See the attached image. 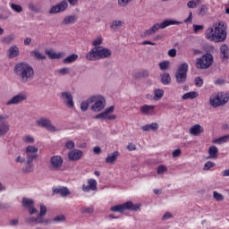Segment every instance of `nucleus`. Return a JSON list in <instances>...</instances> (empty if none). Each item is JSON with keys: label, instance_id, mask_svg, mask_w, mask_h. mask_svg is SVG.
Here are the masks:
<instances>
[{"label": "nucleus", "instance_id": "7", "mask_svg": "<svg viewBox=\"0 0 229 229\" xmlns=\"http://www.w3.org/2000/svg\"><path fill=\"white\" fill-rule=\"evenodd\" d=\"M93 105L90 106V110L92 112H101L106 106V99L102 95H93L91 96V99L89 100Z\"/></svg>", "mask_w": 229, "mask_h": 229}, {"label": "nucleus", "instance_id": "9", "mask_svg": "<svg viewBox=\"0 0 229 229\" xmlns=\"http://www.w3.org/2000/svg\"><path fill=\"white\" fill-rule=\"evenodd\" d=\"M212 64H214V56L208 53L197 59L196 65L197 69H208Z\"/></svg>", "mask_w": 229, "mask_h": 229}, {"label": "nucleus", "instance_id": "63", "mask_svg": "<svg viewBox=\"0 0 229 229\" xmlns=\"http://www.w3.org/2000/svg\"><path fill=\"white\" fill-rule=\"evenodd\" d=\"M25 222L27 223V225H33V223H35V217H33V216L27 217L25 219Z\"/></svg>", "mask_w": 229, "mask_h": 229}, {"label": "nucleus", "instance_id": "49", "mask_svg": "<svg viewBox=\"0 0 229 229\" xmlns=\"http://www.w3.org/2000/svg\"><path fill=\"white\" fill-rule=\"evenodd\" d=\"M133 0H118V6H121L122 8H124L130 4Z\"/></svg>", "mask_w": 229, "mask_h": 229}, {"label": "nucleus", "instance_id": "61", "mask_svg": "<svg viewBox=\"0 0 229 229\" xmlns=\"http://www.w3.org/2000/svg\"><path fill=\"white\" fill-rule=\"evenodd\" d=\"M203 28H205L203 25H193V31L194 33H198V31L203 30Z\"/></svg>", "mask_w": 229, "mask_h": 229}, {"label": "nucleus", "instance_id": "1", "mask_svg": "<svg viewBox=\"0 0 229 229\" xmlns=\"http://www.w3.org/2000/svg\"><path fill=\"white\" fill-rule=\"evenodd\" d=\"M205 37L210 42H225L226 40V25L224 21L216 22L213 28H208L206 30Z\"/></svg>", "mask_w": 229, "mask_h": 229}, {"label": "nucleus", "instance_id": "56", "mask_svg": "<svg viewBox=\"0 0 229 229\" xmlns=\"http://www.w3.org/2000/svg\"><path fill=\"white\" fill-rule=\"evenodd\" d=\"M46 214H47V208L46 206H44V204H41L40 205L39 215L40 216H46Z\"/></svg>", "mask_w": 229, "mask_h": 229}, {"label": "nucleus", "instance_id": "47", "mask_svg": "<svg viewBox=\"0 0 229 229\" xmlns=\"http://www.w3.org/2000/svg\"><path fill=\"white\" fill-rule=\"evenodd\" d=\"M81 214H94V207L81 208Z\"/></svg>", "mask_w": 229, "mask_h": 229}, {"label": "nucleus", "instance_id": "39", "mask_svg": "<svg viewBox=\"0 0 229 229\" xmlns=\"http://www.w3.org/2000/svg\"><path fill=\"white\" fill-rule=\"evenodd\" d=\"M229 140V134L220 137L219 139H216L213 140L214 144H223V142H228Z\"/></svg>", "mask_w": 229, "mask_h": 229}, {"label": "nucleus", "instance_id": "38", "mask_svg": "<svg viewBox=\"0 0 229 229\" xmlns=\"http://www.w3.org/2000/svg\"><path fill=\"white\" fill-rule=\"evenodd\" d=\"M164 98V90L163 89H156L154 91V99L155 101H159V99H162Z\"/></svg>", "mask_w": 229, "mask_h": 229}, {"label": "nucleus", "instance_id": "28", "mask_svg": "<svg viewBox=\"0 0 229 229\" xmlns=\"http://www.w3.org/2000/svg\"><path fill=\"white\" fill-rule=\"evenodd\" d=\"M46 55H47L48 58H50V60H58L60 58H62L63 54L62 53H55L51 50H46L45 51Z\"/></svg>", "mask_w": 229, "mask_h": 229}, {"label": "nucleus", "instance_id": "29", "mask_svg": "<svg viewBox=\"0 0 229 229\" xmlns=\"http://www.w3.org/2000/svg\"><path fill=\"white\" fill-rule=\"evenodd\" d=\"M45 216H40L39 214L38 215V216L35 218V223L36 225H42V223L44 225H50L51 220L49 219H45L44 218Z\"/></svg>", "mask_w": 229, "mask_h": 229}, {"label": "nucleus", "instance_id": "31", "mask_svg": "<svg viewBox=\"0 0 229 229\" xmlns=\"http://www.w3.org/2000/svg\"><path fill=\"white\" fill-rule=\"evenodd\" d=\"M199 94L196 91H191L188 93H185L184 95L182 96V99L186 100V99H196L198 98Z\"/></svg>", "mask_w": 229, "mask_h": 229}, {"label": "nucleus", "instance_id": "22", "mask_svg": "<svg viewBox=\"0 0 229 229\" xmlns=\"http://www.w3.org/2000/svg\"><path fill=\"white\" fill-rule=\"evenodd\" d=\"M119 157V151H114L106 157V164H110L111 165L117 162V158Z\"/></svg>", "mask_w": 229, "mask_h": 229}, {"label": "nucleus", "instance_id": "62", "mask_svg": "<svg viewBox=\"0 0 229 229\" xmlns=\"http://www.w3.org/2000/svg\"><path fill=\"white\" fill-rule=\"evenodd\" d=\"M10 226H18L19 219H11L9 220Z\"/></svg>", "mask_w": 229, "mask_h": 229}, {"label": "nucleus", "instance_id": "53", "mask_svg": "<svg viewBox=\"0 0 229 229\" xmlns=\"http://www.w3.org/2000/svg\"><path fill=\"white\" fill-rule=\"evenodd\" d=\"M159 68L161 69V71H165V70L169 69L168 61H164V62L160 63L159 64Z\"/></svg>", "mask_w": 229, "mask_h": 229}, {"label": "nucleus", "instance_id": "45", "mask_svg": "<svg viewBox=\"0 0 229 229\" xmlns=\"http://www.w3.org/2000/svg\"><path fill=\"white\" fill-rule=\"evenodd\" d=\"M197 3H201V0H191L187 3V6L188 8H196V6H198Z\"/></svg>", "mask_w": 229, "mask_h": 229}, {"label": "nucleus", "instance_id": "15", "mask_svg": "<svg viewBox=\"0 0 229 229\" xmlns=\"http://www.w3.org/2000/svg\"><path fill=\"white\" fill-rule=\"evenodd\" d=\"M67 8H69V4L67 3V0H63L59 4L52 6L49 13H60L62 12H65Z\"/></svg>", "mask_w": 229, "mask_h": 229}, {"label": "nucleus", "instance_id": "10", "mask_svg": "<svg viewBox=\"0 0 229 229\" xmlns=\"http://www.w3.org/2000/svg\"><path fill=\"white\" fill-rule=\"evenodd\" d=\"M28 100V94L26 92H20L13 96L10 100H8L5 105L6 106H12V105H21L24 101Z\"/></svg>", "mask_w": 229, "mask_h": 229}, {"label": "nucleus", "instance_id": "27", "mask_svg": "<svg viewBox=\"0 0 229 229\" xmlns=\"http://www.w3.org/2000/svg\"><path fill=\"white\" fill-rule=\"evenodd\" d=\"M217 153H219V149L217 148V147L216 146H211L208 148V158H212V159H216L217 158L218 155Z\"/></svg>", "mask_w": 229, "mask_h": 229}, {"label": "nucleus", "instance_id": "19", "mask_svg": "<svg viewBox=\"0 0 229 229\" xmlns=\"http://www.w3.org/2000/svg\"><path fill=\"white\" fill-rule=\"evenodd\" d=\"M83 157V151L80 149H73L68 154V158L72 161L80 160Z\"/></svg>", "mask_w": 229, "mask_h": 229}, {"label": "nucleus", "instance_id": "57", "mask_svg": "<svg viewBox=\"0 0 229 229\" xmlns=\"http://www.w3.org/2000/svg\"><path fill=\"white\" fill-rule=\"evenodd\" d=\"M195 85L196 87H203V79H201V77H196Z\"/></svg>", "mask_w": 229, "mask_h": 229}, {"label": "nucleus", "instance_id": "44", "mask_svg": "<svg viewBox=\"0 0 229 229\" xmlns=\"http://www.w3.org/2000/svg\"><path fill=\"white\" fill-rule=\"evenodd\" d=\"M103 44V37L98 36L95 40L92 42V46L95 47H99Z\"/></svg>", "mask_w": 229, "mask_h": 229}, {"label": "nucleus", "instance_id": "33", "mask_svg": "<svg viewBox=\"0 0 229 229\" xmlns=\"http://www.w3.org/2000/svg\"><path fill=\"white\" fill-rule=\"evenodd\" d=\"M25 164H26V165L21 169L22 173H25V174L32 173L33 172V162L28 163V159H27Z\"/></svg>", "mask_w": 229, "mask_h": 229}, {"label": "nucleus", "instance_id": "41", "mask_svg": "<svg viewBox=\"0 0 229 229\" xmlns=\"http://www.w3.org/2000/svg\"><path fill=\"white\" fill-rule=\"evenodd\" d=\"M213 198L216 201H225V196L217 191H213Z\"/></svg>", "mask_w": 229, "mask_h": 229}, {"label": "nucleus", "instance_id": "54", "mask_svg": "<svg viewBox=\"0 0 229 229\" xmlns=\"http://www.w3.org/2000/svg\"><path fill=\"white\" fill-rule=\"evenodd\" d=\"M23 140H24V142H27L28 144H33V142H35V138H33L30 135H27L24 137Z\"/></svg>", "mask_w": 229, "mask_h": 229}, {"label": "nucleus", "instance_id": "48", "mask_svg": "<svg viewBox=\"0 0 229 229\" xmlns=\"http://www.w3.org/2000/svg\"><path fill=\"white\" fill-rule=\"evenodd\" d=\"M11 8L13 10V12H16L17 13H21L22 12V6L15 4H11Z\"/></svg>", "mask_w": 229, "mask_h": 229}, {"label": "nucleus", "instance_id": "23", "mask_svg": "<svg viewBox=\"0 0 229 229\" xmlns=\"http://www.w3.org/2000/svg\"><path fill=\"white\" fill-rule=\"evenodd\" d=\"M203 131H204L203 127H201L200 124H195L190 128V133L191 135H194V137H198L199 135H201Z\"/></svg>", "mask_w": 229, "mask_h": 229}, {"label": "nucleus", "instance_id": "4", "mask_svg": "<svg viewBox=\"0 0 229 229\" xmlns=\"http://www.w3.org/2000/svg\"><path fill=\"white\" fill-rule=\"evenodd\" d=\"M182 24L181 21H177L174 20H165L161 23L154 24L150 29L144 30V37H151V35H155L157 31L159 30H165L167 26L178 25Z\"/></svg>", "mask_w": 229, "mask_h": 229}, {"label": "nucleus", "instance_id": "18", "mask_svg": "<svg viewBox=\"0 0 229 229\" xmlns=\"http://www.w3.org/2000/svg\"><path fill=\"white\" fill-rule=\"evenodd\" d=\"M53 193L60 194L63 198H67V196H71V191L65 186L54 188Z\"/></svg>", "mask_w": 229, "mask_h": 229}, {"label": "nucleus", "instance_id": "58", "mask_svg": "<svg viewBox=\"0 0 229 229\" xmlns=\"http://www.w3.org/2000/svg\"><path fill=\"white\" fill-rule=\"evenodd\" d=\"M182 156V149L177 148L175 150L173 151V157L174 158H178V157Z\"/></svg>", "mask_w": 229, "mask_h": 229}, {"label": "nucleus", "instance_id": "8", "mask_svg": "<svg viewBox=\"0 0 229 229\" xmlns=\"http://www.w3.org/2000/svg\"><path fill=\"white\" fill-rule=\"evenodd\" d=\"M189 71V64L187 63L182 64L176 72H175V80L179 85H182L187 81V72Z\"/></svg>", "mask_w": 229, "mask_h": 229}, {"label": "nucleus", "instance_id": "13", "mask_svg": "<svg viewBox=\"0 0 229 229\" xmlns=\"http://www.w3.org/2000/svg\"><path fill=\"white\" fill-rule=\"evenodd\" d=\"M50 165L54 171H60L64 165V158L60 156H53L50 158Z\"/></svg>", "mask_w": 229, "mask_h": 229}, {"label": "nucleus", "instance_id": "64", "mask_svg": "<svg viewBox=\"0 0 229 229\" xmlns=\"http://www.w3.org/2000/svg\"><path fill=\"white\" fill-rule=\"evenodd\" d=\"M127 149H128L129 151H135V150L137 149V147H136L135 144H133V143H129V144L127 145Z\"/></svg>", "mask_w": 229, "mask_h": 229}, {"label": "nucleus", "instance_id": "35", "mask_svg": "<svg viewBox=\"0 0 229 229\" xmlns=\"http://www.w3.org/2000/svg\"><path fill=\"white\" fill-rule=\"evenodd\" d=\"M161 83H163V85H169V83H171V75H169L168 72L161 74Z\"/></svg>", "mask_w": 229, "mask_h": 229}, {"label": "nucleus", "instance_id": "59", "mask_svg": "<svg viewBox=\"0 0 229 229\" xmlns=\"http://www.w3.org/2000/svg\"><path fill=\"white\" fill-rule=\"evenodd\" d=\"M12 206L8 203H0V210H8Z\"/></svg>", "mask_w": 229, "mask_h": 229}, {"label": "nucleus", "instance_id": "51", "mask_svg": "<svg viewBox=\"0 0 229 229\" xmlns=\"http://www.w3.org/2000/svg\"><path fill=\"white\" fill-rule=\"evenodd\" d=\"M167 172V167L164 165H161L159 166H157V174H164V173Z\"/></svg>", "mask_w": 229, "mask_h": 229}, {"label": "nucleus", "instance_id": "17", "mask_svg": "<svg viewBox=\"0 0 229 229\" xmlns=\"http://www.w3.org/2000/svg\"><path fill=\"white\" fill-rule=\"evenodd\" d=\"M220 57L222 58V62L225 64H228L229 60V47L228 45L223 44L220 47Z\"/></svg>", "mask_w": 229, "mask_h": 229}, {"label": "nucleus", "instance_id": "25", "mask_svg": "<svg viewBox=\"0 0 229 229\" xmlns=\"http://www.w3.org/2000/svg\"><path fill=\"white\" fill-rule=\"evenodd\" d=\"M77 21H78V16H76L75 14L68 15L64 18L62 24H64V26H67L68 24H74V22H76Z\"/></svg>", "mask_w": 229, "mask_h": 229}, {"label": "nucleus", "instance_id": "50", "mask_svg": "<svg viewBox=\"0 0 229 229\" xmlns=\"http://www.w3.org/2000/svg\"><path fill=\"white\" fill-rule=\"evenodd\" d=\"M54 223H64L65 221V216L58 215L57 216L53 218Z\"/></svg>", "mask_w": 229, "mask_h": 229}, {"label": "nucleus", "instance_id": "37", "mask_svg": "<svg viewBox=\"0 0 229 229\" xmlns=\"http://www.w3.org/2000/svg\"><path fill=\"white\" fill-rule=\"evenodd\" d=\"M31 55L36 58V60H46V55L40 53L38 50H34L31 52Z\"/></svg>", "mask_w": 229, "mask_h": 229}, {"label": "nucleus", "instance_id": "20", "mask_svg": "<svg viewBox=\"0 0 229 229\" xmlns=\"http://www.w3.org/2000/svg\"><path fill=\"white\" fill-rule=\"evenodd\" d=\"M143 115H155V106L144 105L140 107Z\"/></svg>", "mask_w": 229, "mask_h": 229}, {"label": "nucleus", "instance_id": "42", "mask_svg": "<svg viewBox=\"0 0 229 229\" xmlns=\"http://www.w3.org/2000/svg\"><path fill=\"white\" fill-rule=\"evenodd\" d=\"M29 10H30V12H34L35 13H40V7L33 3L29 4Z\"/></svg>", "mask_w": 229, "mask_h": 229}, {"label": "nucleus", "instance_id": "43", "mask_svg": "<svg viewBox=\"0 0 229 229\" xmlns=\"http://www.w3.org/2000/svg\"><path fill=\"white\" fill-rule=\"evenodd\" d=\"M149 76V71L142 70L136 74V78H148Z\"/></svg>", "mask_w": 229, "mask_h": 229}, {"label": "nucleus", "instance_id": "16", "mask_svg": "<svg viewBox=\"0 0 229 229\" xmlns=\"http://www.w3.org/2000/svg\"><path fill=\"white\" fill-rule=\"evenodd\" d=\"M82 191L84 192H89V191H98V181L95 179H89L88 185H82Z\"/></svg>", "mask_w": 229, "mask_h": 229}, {"label": "nucleus", "instance_id": "52", "mask_svg": "<svg viewBox=\"0 0 229 229\" xmlns=\"http://www.w3.org/2000/svg\"><path fill=\"white\" fill-rule=\"evenodd\" d=\"M208 12V8L207 5H201V7L199 10V15H207V13Z\"/></svg>", "mask_w": 229, "mask_h": 229}, {"label": "nucleus", "instance_id": "30", "mask_svg": "<svg viewBox=\"0 0 229 229\" xmlns=\"http://www.w3.org/2000/svg\"><path fill=\"white\" fill-rule=\"evenodd\" d=\"M110 28L111 30H114V31H119V30L123 28V21H121L120 20L113 21L110 25Z\"/></svg>", "mask_w": 229, "mask_h": 229}, {"label": "nucleus", "instance_id": "21", "mask_svg": "<svg viewBox=\"0 0 229 229\" xmlns=\"http://www.w3.org/2000/svg\"><path fill=\"white\" fill-rule=\"evenodd\" d=\"M19 55H20L19 47L13 45L9 47L7 51L8 58H11V59L17 58Z\"/></svg>", "mask_w": 229, "mask_h": 229}, {"label": "nucleus", "instance_id": "40", "mask_svg": "<svg viewBox=\"0 0 229 229\" xmlns=\"http://www.w3.org/2000/svg\"><path fill=\"white\" fill-rule=\"evenodd\" d=\"M15 40V34H10L9 36H6L3 38V42L4 44H12Z\"/></svg>", "mask_w": 229, "mask_h": 229}, {"label": "nucleus", "instance_id": "32", "mask_svg": "<svg viewBox=\"0 0 229 229\" xmlns=\"http://www.w3.org/2000/svg\"><path fill=\"white\" fill-rule=\"evenodd\" d=\"M78 60V55L77 54H72L71 55L67 56L63 60L64 64H74Z\"/></svg>", "mask_w": 229, "mask_h": 229}, {"label": "nucleus", "instance_id": "24", "mask_svg": "<svg viewBox=\"0 0 229 229\" xmlns=\"http://www.w3.org/2000/svg\"><path fill=\"white\" fill-rule=\"evenodd\" d=\"M10 131V123L8 122L0 123V137H4Z\"/></svg>", "mask_w": 229, "mask_h": 229}, {"label": "nucleus", "instance_id": "55", "mask_svg": "<svg viewBox=\"0 0 229 229\" xmlns=\"http://www.w3.org/2000/svg\"><path fill=\"white\" fill-rule=\"evenodd\" d=\"M107 118H108V114H106V113H105V111L95 115V119H107Z\"/></svg>", "mask_w": 229, "mask_h": 229}, {"label": "nucleus", "instance_id": "12", "mask_svg": "<svg viewBox=\"0 0 229 229\" xmlns=\"http://www.w3.org/2000/svg\"><path fill=\"white\" fill-rule=\"evenodd\" d=\"M25 153L27 155L28 164H30V162H33L36 158H38V148L35 146H27Z\"/></svg>", "mask_w": 229, "mask_h": 229}, {"label": "nucleus", "instance_id": "46", "mask_svg": "<svg viewBox=\"0 0 229 229\" xmlns=\"http://www.w3.org/2000/svg\"><path fill=\"white\" fill-rule=\"evenodd\" d=\"M216 166V163L212 162V161H208L205 165H204V171H210V169H212V167Z\"/></svg>", "mask_w": 229, "mask_h": 229}, {"label": "nucleus", "instance_id": "26", "mask_svg": "<svg viewBox=\"0 0 229 229\" xmlns=\"http://www.w3.org/2000/svg\"><path fill=\"white\" fill-rule=\"evenodd\" d=\"M141 130L143 131H157V130H158V123H152L150 124L143 125L141 126Z\"/></svg>", "mask_w": 229, "mask_h": 229}, {"label": "nucleus", "instance_id": "34", "mask_svg": "<svg viewBox=\"0 0 229 229\" xmlns=\"http://www.w3.org/2000/svg\"><path fill=\"white\" fill-rule=\"evenodd\" d=\"M91 97L87 98V100H84L81 103V110L82 112H87L89 110V106L92 105V102H90Z\"/></svg>", "mask_w": 229, "mask_h": 229}, {"label": "nucleus", "instance_id": "14", "mask_svg": "<svg viewBox=\"0 0 229 229\" xmlns=\"http://www.w3.org/2000/svg\"><path fill=\"white\" fill-rule=\"evenodd\" d=\"M61 98L65 106H67L68 108H74V100L72 98V94H71V92L69 91L62 92Z\"/></svg>", "mask_w": 229, "mask_h": 229}, {"label": "nucleus", "instance_id": "36", "mask_svg": "<svg viewBox=\"0 0 229 229\" xmlns=\"http://www.w3.org/2000/svg\"><path fill=\"white\" fill-rule=\"evenodd\" d=\"M33 205H35V201H33V199L28 198L22 199V206L24 207V208H30L33 207Z\"/></svg>", "mask_w": 229, "mask_h": 229}, {"label": "nucleus", "instance_id": "60", "mask_svg": "<svg viewBox=\"0 0 229 229\" xmlns=\"http://www.w3.org/2000/svg\"><path fill=\"white\" fill-rule=\"evenodd\" d=\"M65 148L67 149H72L74 148V141H72V140L67 141L65 144Z\"/></svg>", "mask_w": 229, "mask_h": 229}, {"label": "nucleus", "instance_id": "3", "mask_svg": "<svg viewBox=\"0 0 229 229\" xmlns=\"http://www.w3.org/2000/svg\"><path fill=\"white\" fill-rule=\"evenodd\" d=\"M111 56L112 50L105 47H95L86 55V59H88L89 62H94V60L110 58Z\"/></svg>", "mask_w": 229, "mask_h": 229}, {"label": "nucleus", "instance_id": "11", "mask_svg": "<svg viewBox=\"0 0 229 229\" xmlns=\"http://www.w3.org/2000/svg\"><path fill=\"white\" fill-rule=\"evenodd\" d=\"M37 124L40 128H45V130H47V131H52V132L58 131V130H56V127L53 125V123H51V120L47 117L39 118L37 121Z\"/></svg>", "mask_w": 229, "mask_h": 229}, {"label": "nucleus", "instance_id": "2", "mask_svg": "<svg viewBox=\"0 0 229 229\" xmlns=\"http://www.w3.org/2000/svg\"><path fill=\"white\" fill-rule=\"evenodd\" d=\"M14 74H16L19 81L23 84L33 81L35 78V70L31 65L26 63H19L14 65Z\"/></svg>", "mask_w": 229, "mask_h": 229}, {"label": "nucleus", "instance_id": "6", "mask_svg": "<svg viewBox=\"0 0 229 229\" xmlns=\"http://www.w3.org/2000/svg\"><path fill=\"white\" fill-rule=\"evenodd\" d=\"M229 101V94L219 92L215 96L210 97L209 105L213 108H217V106H225Z\"/></svg>", "mask_w": 229, "mask_h": 229}, {"label": "nucleus", "instance_id": "5", "mask_svg": "<svg viewBox=\"0 0 229 229\" xmlns=\"http://www.w3.org/2000/svg\"><path fill=\"white\" fill-rule=\"evenodd\" d=\"M141 207H142V204L135 205L131 201H127L123 204L113 206L110 208V210L111 212H119L120 214H123L124 210H130V212H139Z\"/></svg>", "mask_w": 229, "mask_h": 229}]
</instances>
